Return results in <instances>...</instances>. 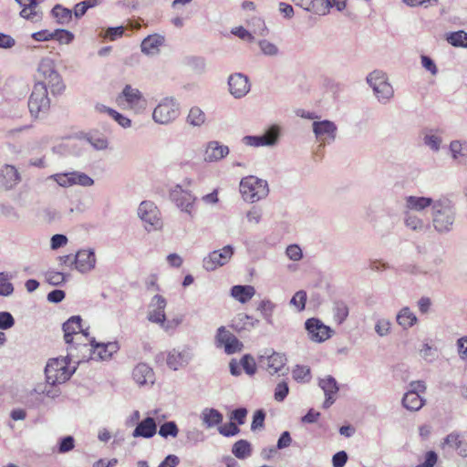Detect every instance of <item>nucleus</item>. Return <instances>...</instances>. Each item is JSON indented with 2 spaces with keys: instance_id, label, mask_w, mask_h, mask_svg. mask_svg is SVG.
I'll return each mask as SVG.
<instances>
[{
  "instance_id": "1",
  "label": "nucleus",
  "mask_w": 467,
  "mask_h": 467,
  "mask_svg": "<svg viewBox=\"0 0 467 467\" xmlns=\"http://www.w3.org/2000/svg\"><path fill=\"white\" fill-rule=\"evenodd\" d=\"M119 350V345L117 341L99 343L94 338L89 344H78V348H70L68 355L71 358H77L76 362L82 363L89 359L96 361H109L113 355Z\"/></svg>"
},
{
  "instance_id": "2",
  "label": "nucleus",
  "mask_w": 467,
  "mask_h": 467,
  "mask_svg": "<svg viewBox=\"0 0 467 467\" xmlns=\"http://www.w3.org/2000/svg\"><path fill=\"white\" fill-rule=\"evenodd\" d=\"M77 358H71L67 354L65 358L50 359L45 368L47 382L53 385L65 383L76 370Z\"/></svg>"
},
{
  "instance_id": "3",
  "label": "nucleus",
  "mask_w": 467,
  "mask_h": 467,
  "mask_svg": "<svg viewBox=\"0 0 467 467\" xmlns=\"http://www.w3.org/2000/svg\"><path fill=\"white\" fill-rule=\"evenodd\" d=\"M432 225L439 234H447L453 229L456 213L449 201L439 200L432 205Z\"/></svg>"
},
{
  "instance_id": "4",
  "label": "nucleus",
  "mask_w": 467,
  "mask_h": 467,
  "mask_svg": "<svg viewBox=\"0 0 467 467\" xmlns=\"http://www.w3.org/2000/svg\"><path fill=\"white\" fill-rule=\"evenodd\" d=\"M239 187L244 201L249 203L257 202L266 198L269 193L268 182L254 175L244 177Z\"/></svg>"
},
{
  "instance_id": "5",
  "label": "nucleus",
  "mask_w": 467,
  "mask_h": 467,
  "mask_svg": "<svg viewBox=\"0 0 467 467\" xmlns=\"http://www.w3.org/2000/svg\"><path fill=\"white\" fill-rule=\"evenodd\" d=\"M367 82L379 103L387 104L393 98V88L384 72L380 70L372 71L368 75Z\"/></svg>"
},
{
  "instance_id": "6",
  "label": "nucleus",
  "mask_w": 467,
  "mask_h": 467,
  "mask_svg": "<svg viewBox=\"0 0 467 467\" xmlns=\"http://www.w3.org/2000/svg\"><path fill=\"white\" fill-rule=\"evenodd\" d=\"M38 74L43 78V83L46 87L49 86L53 94L61 93L65 86L61 76L55 68L54 61L49 57L41 59L38 65Z\"/></svg>"
},
{
  "instance_id": "7",
  "label": "nucleus",
  "mask_w": 467,
  "mask_h": 467,
  "mask_svg": "<svg viewBox=\"0 0 467 467\" xmlns=\"http://www.w3.org/2000/svg\"><path fill=\"white\" fill-rule=\"evenodd\" d=\"M180 115V104L173 98H164L152 112L153 120L161 125L174 121Z\"/></svg>"
},
{
  "instance_id": "8",
  "label": "nucleus",
  "mask_w": 467,
  "mask_h": 467,
  "mask_svg": "<svg viewBox=\"0 0 467 467\" xmlns=\"http://www.w3.org/2000/svg\"><path fill=\"white\" fill-rule=\"evenodd\" d=\"M139 218L144 223L147 232L158 231L162 228L161 213L157 206L150 201H143L137 211Z\"/></svg>"
},
{
  "instance_id": "9",
  "label": "nucleus",
  "mask_w": 467,
  "mask_h": 467,
  "mask_svg": "<svg viewBox=\"0 0 467 467\" xmlns=\"http://www.w3.org/2000/svg\"><path fill=\"white\" fill-rule=\"evenodd\" d=\"M118 102L136 113H140L146 109L147 101L142 93L131 85H126L118 97Z\"/></svg>"
},
{
  "instance_id": "10",
  "label": "nucleus",
  "mask_w": 467,
  "mask_h": 467,
  "mask_svg": "<svg viewBox=\"0 0 467 467\" xmlns=\"http://www.w3.org/2000/svg\"><path fill=\"white\" fill-rule=\"evenodd\" d=\"M50 106L47 96V88L43 82H36L28 101L29 111L32 116L37 117L41 112L45 113Z\"/></svg>"
},
{
  "instance_id": "11",
  "label": "nucleus",
  "mask_w": 467,
  "mask_h": 467,
  "mask_svg": "<svg viewBox=\"0 0 467 467\" xmlns=\"http://www.w3.org/2000/svg\"><path fill=\"white\" fill-rule=\"evenodd\" d=\"M285 362V355L270 349H265L258 358L259 366L272 376L277 373L284 375Z\"/></svg>"
},
{
  "instance_id": "12",
  "label": "nucleus",
  "mask_w": 467,
  "mask_h": 467,
  "mask_svg": "<svg viewBox=\"0 0 467 467\" xmlns=\"http://www.w3.org/2000/svg\"><path fill=\"white\" fill-rule=\"evenodd\" d=\"M81 317L79 316H73L63 324L62 329L64 331L65 342L68 345L69 348H78V340L82 337H88V332L81 327Z\"/></svg>"
},
{
  "instance_id": "13",
  "label": "nucleus",
  "mask_w": 467,
  "mask_h": 467,
  "mask_svg": "<svg viewBox=\"0 0 467 467\" xmlns=\"http://www.w3.org/2000/svg\"><path fill=\"white\" fill-rule=\"evenodd\" d=\"M312 130L321 146L331 144L336 140L337 127L331 120H315L312 123Z\"/></svg>"
},
{
  "instance_id": "14",
  "label": "nucleus",
  "mask_w": 467,
  "mask_h": 467,
  "mask_svg": "<svg viewBox=\"0 0 467 467\" xmlns=\"http://www.w3.org/2000/svg\"><path fill=\"white\" fill-rule=\"evenodd\" d=\"M305 328L308 338L315 343H322L329 339L333 335L330 327L326 326L320 319L311 317L305 322Z\"/></svg>"
},
{
  "instance_id": "15",
  "label": "nucleus",
  "mask_w": 467,
  "mask_h": 467,
  "mask_svg": "<svg viewBox=\"0 0 467 467\" xmlns=\"http://www.w3.org/2000/svg\"><path fill=\"white\" fill-rule=\"evenodd\" d=\"M215 342L216 346L218 348H223L225 353L228 355L240 352L244 348V344L224 327H220L217 329Z\"/></svg>"
},
{
  "instance_id": "16",
  "label": "nucleus",
  "mask_w": 467,
  "mask_h": 467,
  "mask_svg": "<svg viewBox=\"0 0 467 467\" xmlns=\"http://www.w3.org/2000/svg\"><path fill=\"white\" fill-rule=\"evenodd\" d=\"M234 254V248L226 245L219 250L211 252L202 260V266L207 271H214L220 266L227 264Z\"/></svg>"
},
{
  "instance_id": "17",
  "label": "nucleus",
  "mask_w": 467,
  "mask_h": 467,
  "mask_svg": "<svg viewBox=\"0 0 467 467\" xmlns=\"http://www.w3.org/2000/svg\"><path fill=\"white\" fill-rule=\"evenodd\" d=\"M279 138V129L276 126L271 127L263 135H247L242 139V142L249 147H270L276 144Z\"/></svg>"
},
{
  "instance_id": "18",
  "label": "nucleus",
  "mask_w": 467,
  "mask_h": 467,
  "mask_svg": "<svg viewBox=\"0 0 467 467\" xmlns=\"http://www.w3.org/2000/svg\"><path fill=\"white\" fill-rule=\"evenodd\" d=\"M171 197L182 212L187 213L192 218L194 217L196 197L193 194L188 191L182 190V188L178 185L172 190Z\"/></svg>"
},
{
  "instance_id": "19",
  "label": "nucleus",
  "mask_w": 467,
  "mask_h": 467,
  "mask_svg": "<svg viewBox=\"0 0 467 467\" xmlns=\"http://www.w3.org/2000/svg\"><path fill=\"white\" fill-rule=\"evenodd\" d=\"M192 358V353L188 348H173L167 354V366L176 371L185 368Z\"/></svg>"
},
{
  "instance_id": "20",
  "label": "nucleus",
  "mask_w": 467,
  "mask_h": 467,
  "mask_svg": "<svg viewBox=\"0 0 467 467\" xmlns=\"http://www.w3.org/2000/svg\"><path fill=\"white\" fill-rule=\"evenodd\" d=\"M74 268L82 274L90 272L96 265V255L92 249L79 250L74 255Z\"/></svg>"
},
{
  "instance_id": "21",
  "label": "nucleus",
  "mask_w": 467,
  "mask_h": 467,
  "mask_svg": "<svg viewBox=\"0 0 467 467\" xmlns=\"http://www.w3.org/2000/svg\"><path fill=\"white\" fill-rule=\"evenodd\" d=\"M228 86L230 93L235 99L244 97L251 88L248 78L241 73L231 75L228 78Z\"/></svg>"
},
{
  "instance_id": "22",
  "label": "nucleus",
  "mask_w": 467,
  "mask_h": 467,
  "mask_svg": "<svg viewBox=\"0 0 467 467\" xmlns=\"http://www.w3.org/2000/svg\"><path fill=\"white\" fill-rule=\"evenodd\" d=\"M167 306L166 299L161 296L156 295L151 298L149 305L147 318L151 323H163L165 321V307Z\"/></svg>"
},
{
  "instance_id": "23",
  "label": "nucleus",
  "mask_w": 467,
  "mask_h": 467,
  "mask_svg": "<svg viewBox=\"0 0 467 467\" xmlns=\"http://www.w3.org/2000/svg\"><path fill=\"white\" fill-rule=\"evenodd\" d=\"M21 182V175L13 165L0 167V188L5 191L14 189Z\"/></svg>"
},
{
  "instance_id": "24",
  "label": "nucleus",
  "mask_w": 467,
  "mask_h": 467,
  "mask_svg": "<svg viewBox=\"0 0 467 467\" xmlns=\"http://www.w3.org/2000/svg\"><path fill=\"white\" fill-rule=\"evenodd\" d=\"M230 152L229 147L217 140L206 143L203 150V160L206 162H217L225 158Z\"/></svg>"
},
{
  "instance_id": "25",
  "label": "nucleus",
  "mask_w": 467,
  "mask_h": 467,
  "mask_svg": "<svg viewBox=\"0 0 467 467\" xmlns=\"http://www.w3.org/2000/svg\"><path fill=\"white\" fill-rule=\"evenodd\" d=\"M55 386L56 385L48 383L47 379L46 382L36 384L28 394V402H31L32 405H34L36 401H41L42 397H47L50 399L57 398L60 392L58 389L55 388Z\"/></svg>"
},
{
  "instance_id": "26",
  "label": "nucleus",
  "mask_w": 467,
  "mask_h": 467,
  "mask_svg": "<svg viewBox=\"0 0 467 467\" xmlns=\"http://www.w3.org/2000/svg\"><path fill=\"white\" fill-rule=\"evenodd\" d=\"M318 386L322 389L326 397L323 407L327 409L336 400V395L339 390L337 382L332 376L328 375L319 379Z\"/></svg>"
},
{
  "instance_id": "27",
  "label": "nucleus",
  "mask_w": 467,
  "mask_h": 467,
  "mask_svg": "<svg viewBox=\"0 0 467 467\" xmlns=\"http://www.w3.org/2000/svg\"><path fill=\"white\" fill-rule=\"evenodd\" d=\"M165 37L160 34L150 35L145 37L140 45L141 52L147 56H156L160 53V47L164 45Z\"/></svg>"
},
{
  "instance_id": "28",
  "label": "nucleus",
  "mask_w": 467,
  "mask_h": 467,
  "mask_svg": "<svg viewBox=\"0 0 467 467\" xmlns=\"http://www.w3.org/2000/svg\"><path fill=\"white\" fill-rule=\"evenodd\" d=\"M132 378L140 386L153 384L154 372L148 364L139 363L132 370Z\"/></svg>"
},
{
  "instance_id": "29",
  "label": "nucleus",
  "mask_w": 467,
  "mask_h": 467,
  "mask_svg": "<svg viewBox=\"0 0 467 467\" xmlns=\"http://www.w3.org/2000/svg\"><path fill=\"white\" fill-rule=\"evenodd\" d=\"M22 7L20 16L31 21H37L40 18V10L37 0H16Z\"/></svg>"
},
{
  "instance_id": "30",
  "label": "nucleus",
  "mask_w": 467,
  "mask_h": 467,
  "mask_svg": "<svg viewBox=\"0 0 467 467\" xmlns=\"http://www.w3.org/2000/svg\"><path fill=\"white\" fill-rule=\"evenodd\" d=\"M157 425L153 418L147 417L142 421L139 422L137 427L132 432L134 438H151L156 434Z\"/></svg>"
},
{
  "instance_id": "31",
  "label": "nucleus",
  "mask_w": 467,
  "mask_h": 467,
  "mask_svg": "<svg viewBox=\"0 0 467 467\" xmlns=\"http://www.w3.org/2000/svg\"><path fill=\"white\" fill-rule=\"evenodd\" d=\"M435 202L429 197L408 196L405 199L404 210L409 212H422L426 208L433 205Z\"/></svg>"
},
{
  "instance_id": "32",
  "label": "nucleus",
  "mask_w": 467,
  "mask_h": 467,
  "mask_svg": "<svg viewBox=\"0 0 467 467\" xmlns=\"http://www.w3.org/2000/svg\"><path fill=\"white\" fill-rule=\"evenodd\" d=\"M449 151L454 161L461 162L462 160H467V140H452L449 144Z\"/></svg>"
},
{
  "instance_id": "33",
  "label": "nucleus",
  "mask_w": 467,
  "mask_h": 467,
  "mask_svg": "<svg viewBox=\"0 0 467 467\" xmlns=\"http://www.w3.org/2000/svg\"><path fill=\"white\" fill-rule=\"evenodd\" d=\"M396 321L399 326L407 330L418 323V317L409 306H404L398 312Z\"/></svg>"
},
{
  "instance_id": "34",
  "label": "nucleus",
  "mask_w": 467,
  "mask_h": 467,
  "mask_svg": "<svg viewBox=\"0 0 467 467\" xmlns=\"http://www.w3.org/2000/svg\"><path fill=\"white\" fill-rule=\"evenodd\" d=\"M403 221L405 226L413 232L422 233L427 229V224L421 218L407 210L403 212Z\"/></svg>"
},
{
  "instance_id": "35",
  "label": "nucleus",
  "mask_w": 467,
  "mask_h": 467,
  "mask_svg": "<svg viewBox=\"0 0 467 467\" xmlns=\"http://www.w3.org/2000/svg\"><path fill=\"white\" fill-rule=\"evenodd\" d=\"M425 401V399L421 395L407 391L403 395L401 403L406 410L410 411H418L424 406Z\"/></svg>"
},
{
  "instance_id": "36",
  "label": "nucleus",
  "mask_w": 467,
  "mask_h": 467,
  "mask_svg": "<svg viewBox=\"0 0 467 467\" xmlns=\"http://www.w3.org/2000/svg\"><path fill=\"white\" fill-rule=\"evenodd\" d=\"M255 294V289L252 285H234L231 288V296L242 304H245L252 299Z\"/></svg>"
},
{
  "instance_id": "37",
  "label": "nucleus",
  "mask_w": 467,
  "mask_h": 467,
  "mask_svg": "<svg viewBox=\"0 0 467 467\" xmlns=\"http://www.w3.org/2000/svg\"><path fill=\"white\" fill-rule=\"evenodd\" d=\"M201 419L207 428H213L223 421V414L215 409L206 408L202 411Z\"/></svg>"
},
{
  "instance_id": "38",
  "label": "nucleus",
  "mask_w": 467,
  "mask_h": 467,
  "mask_svg": "<svg viewBox=\"0 0 467 467\" xmlns=\"http://www.w3.org/2000/svg\"><path fill=\"white\" fill-rule=\"evenodd\" d=\"M259 320L246 314H239L234 320V327L238 330H250L255 327Z\"/></svg>"
},
{
  "instance_id": "39",
  "label": "nucleus",
  "mask_w": 467,
  "mask_h": 467,
  "mask_svg": "<svg viewBox=\"0 0 467 467\" xmlns=\"http://www.w3.org/2000/svg\"><path fill=\"white\" fill-rule=\"evenodd\" d=\"M206 121V114L199 107L190 109L187 116V123L192 127H201Z\"/></svg>"
},
{
  "instance_id": "40",
  "label": "nucleus",
  "mask_w": 467,
  "mask_h": 467,
  "mask_svg": "<svg viewBox=\"0 0 467 467\" xmlns=\"http://www.w3.org/2000/svg\"><path fill=\"white\" fill-rule=\"evenodd\" d=\"M232 452L238 459H245L252 453L251 444L246 440H239L233 445Z\"/></svg>"
},
{
  "instance_id": "41",
  "label": "nucleus",
  "mask_w": 467,
  "mask_h": 467,
  "mask_svg": "<svg viewBox=\"0 0 467 467\" xmlns=\"http://www.w3.org/2000/svg\"><path fill=\"white\" fill-rule=\"evenodd\" d=\"M70 186L80 185L83 187H90L94 184V180L88 174L81 171L69 172Z\"/></svg>"
},
{
  "instance_id": "42",
  "label": "nucleus",
  "mask_w": 467,
  "mask_h": 467,
  "mask_svg": "<svg viewBox=\"0 0 467 467\" xmlns=\"http://www.w3.org/2000/svg\"><path fill=\"white\" fill-rule=\"evenodd\" d=\"M52 14L56 17L58 24L66 25L71 21L72 12L67 8H64L59 5H57L52 9Z\"/></svg>"
},
{
  "instance_id": "43",
  "label": "nucleus",
  "mask_w": 467,
  "mask_h": 467,
  "mask_svg": "<svg viewBox=\"0 0 467 467\" xmlns=\"http://www.w3.org/2000/svg\"><path fill=\"white\" fill-rule=\"evenodd\" d=\"M447 41L456 47H467V33L460 30L448 35Z\"/></svg>"
},
{
  "instance_id": "44",
  "label": "nucleus",
  "mask_w": 467,
  "mask_h": 467,
  "mask_svg": "<svg viewBox=\"0 0 467 467\" xmlns=\"http://www.w3.org/2000/svg\"><path fill=\"white\" fill-rule=\"evenodd\" d=\"M275 308V305L269 299L262 300L257 307V310L261 312L264 319L268 323H272L273 312Z\"/></svg>"
},
{
  "instance_id": "45",
  "label": "nucleus",
  "mask_w": 467,
  "mask_h": 467,
  "mask_svg": "<svg viewBox=\"0 0 467 467\" xmlns=\"http://www.w3.org/2000/svg\"><path fill=\"white\" fill-rule=\"evenodd\" d=\"M348 306L344 302H337L333 307L334 320L337 324H342L348 316Z\"/></svg>"
},
{
  "instance_id": "46",
  "label": "nucleus",
  "mask_w": 467,
  "mask_h": 467,
  "mask_svg": "<svg viewBox=\"0 0 467 467\" xmlns=\"http://www.w3.org/2000/svg\"><path fill=\"white\" fill-rule=\"evenodd\" d=\"M292 376L297 382H308L311 379L310 368L307 366L297 365L292 370Z\"/></svg>"
},
{
  "instance_id": "47",
  "label": "nucleus",
  "mask_w": 467,
  "mask_h": 467,
  "mask_svg": "<svg viewBox=\"0 0 467 467\" xmlns=\"http://www.w3.org/2000/svg\"><path fill=\"white\" fill-rule=\"evenodd\" d=\"M441 142V137L433 133H426L423 137L424 145L434 152H438L440 150Z\"/></svg>"
},
{
  "instance_id": "48",
  "label": "nucleus",
  "mask_w": 467,
  "mask_h": 467,
  "mask_svg": "<svg viewBox=\"0 0 467 467\" xmlns=\"http://www.w3.org/2000/svg\"><path fill=\"white\" fill-rule=\"evenodd\" d=\"M261 52L267 57H277L279 55L278 47L267 39H263L258 42Z\"/></svg>"
},
{
  "instance_id": "49",
  "label": "nucleus",
  "mask_w": 467,
  "mask_h": 467,
  "mask_svg": "<svg viewBox=\"0 0 467 467\" xmlns=\"http://www.w3.org/2000/svg\"><path fill=\"white\" fill-rule=\"evenodd\" d=\"M178 433L179 429L174 421H167L163 423L159 430V435L163 438H167L169 436L175 438Z\"/></svg>"
},
{
  "instance_id": "50",
  "label": "nucleus",
  "mask_w": 467,
  "mask_h": 467,
  "mask_svg": "<svg viewBox=\"0 0 467 467\" xmlns=\"http://www.w3.org/2000/svg\"><path fill=\"white\" fill-rule=\"evenodd\" d=\"M306 291L299 290L291 298L290 305L294 306L300 312L306 307Z\"/></svg>"
},
{
  "instance_id": "51",
  "label": "nucleus",
  "mask_w": 467,
  "mask_h": 467,
  "mask_svg": "<svg viewBox=\"0 0 467 467\" xmlns=\"http://www.w3.org/2000/svg\"><path fill=\"white\" fill-rule=\"evenodd\" d=\"M14 292V286L9 282V276L5 273H0V296H8Z\"/></svg>"
},
{
  "instance_id": "52",
  "label": "nucleus",
  "mask_w": 467,
  "mask_h": 467,
  "mask_svg": "<svg viewBox=\"0 0 467 467\" xmlns=\"http://www.w3.org/2000/svg\"><path fill=\"white\" fill-rule=\"evenodd\" d=\"M53 39L57 40L60 44L67 45L74 39V35L65 29H56L53 31Z\"/></svg>"
},
{
  "instance_id": "53",
  "label": "nucleus",
  "mask_w": 467,
  "mask_h": 467,
  "mask_svg": "<svg viewBox=\"0 0 467 467\" xmlns=\"http://www.w3.org/2000/svg\"><path fill=\"white\" fill-rule=\"evenodd\" d=\"M89 144L98 150H102L108 148L109 142L106 137L102 135H90L88 138Z\"/></svg>"
},
{
  "instance_id": "54",
  "label": "nucleus",
  "mask_w": 467,
  "mask_h": 467,
  "mask_svg": "<svg viewBox=\"0 0 467 467\" xmlns=\"http://www.w3.org/2000/svg\"><path fill=\"white\" fill-rule=\"evenodd\" d=\"M391 322L389 319H379L375 325V331L379 337H386L389 334Z\"/></svg>"
},
{
  "instance_id": "55",
  "label": "nucleus",
  "mask_w": 467,
  "mask_h": 467,
  "mask_svg": "<svg viewBox=\"0 0 467 467\" xmlns=\"http://www.w3.org/2000/svg\"><path fill=\"white\" fill-rule=\"evenodd\" d=\"M241 365L248 375H254L256 371V364L254 358L249 355H244L241 359Z\"/></svg>"
},
{
  "instance_id": "56",
  "label": "nucleus",
  "mask_w": 467,
  "mask_h": 467,
  "mask_svg": "<svg viewBox=\"0 0 467 467\" xmlns=\"http://www.w3.org/2000/svg\"><path fill=\"white\" fill-rule=\"evenodd\" d=\"M262 211L259 207L253 206L246 212L245 217L250 224H258L262 220Z\"/></svg>"
},
{
  "instance_id": "57",
  "label": "nucleus",
  "mask_w": 467,
  "mask_h": 467,
  "mask_svg": "<svg viewBox=\"0 0 467 467\" xmlns=\"http://www.w3.org/2000/svg\"><path fill=\"white\" fill-rule=\"evenodd\" d=\"M46 279L52 285H59L65 282L66 276L62 272L51 270L47 272Z\"/></svg>"
},
{
  "instance_id": "58",
  "label": "nucleus",
  "mask_w": 467,
  "mask_h": 467,
  "mask_svg": "<svg viewBox=\"0 0 467 467\" xmlns=\"http://www.w3.org/2000/svg\"><path fill=\"white\" fill-rule=\"evenodd\" d=\"M1 214L11 219V220H19L20 215L17 210L11 204L2 203L0 205Z\"/></svg>"
},
{
  "instance_id": "59",
  "label": "nucleus",
  "mask_w": 467,
  "mask_h": 467,
  "mask_svg": "<svg viewBox=\"0 0 467 467\" xmlns=\"http://www.w3.org/2000/svg\"><path fill=\"white\" fill-rule=\"evenodd\" d=\"M286 256L292 261H299L303 257V252L299 245L290 244L285 249Z\"/></svg>"
},
{
  "instance_id": "60",
  "label": "nucleus",
  "mask_w": 467,
  "mask_h": 467,
  "mask_svg": "<svg viewBox=\"0 0 467 467\" xmlns=\"http://www.w3.org/2000/svg\"><path fill=\"white\" fill-rule=\"evenodd\" d=\"M289 392V388L286 382L282 381L278 383L275 389V400L278 402L283 401Z\"/></svg>"
},
{
  "instance_id": "61",
  "label": "nucleus",
  "mask_w": 467,
  "mask_h": 467,
  "mask_svg": "<svg viewBox=\"0 0 467 467\" xmlns=\"http://www.w3.org/2000/svg\"><path fill=\"white\" fill-rule=\"evenodd\" d=\"M218 431H219L220 434H222L225 437L234 436L240 432V429L234 422H230L228 424L220 426Z\"/></svg>"
},
{
  "instance_id": "62",
  "label": "nucleus",
  "mask_w": 467,
  "mask_h": 467,
  "mask_svg": "<svg viewBox=\"0 0 467 467\" xmlns=\"http://www.w3.org/2000/svg\"><path fill=\"white\" fill-rule=\"evenodd\" d=\"M15 325L13 316L6 311L0 312V329L5 330L11 328Z\"/></svg>"
},
{
  "instance_id": "63",
  "label": "nucleus",
  "mask_w": 467,
  "mask_h": 467,
  "mask_svg": "<svg viewBox=\"0 0 467 467\" xmlns=\"http://www.w3.org/2000/svg\"><path fill=\"white\" fill-rule=\"evenodd\" d=\"M68 242V239L66 235L57 234H54L50 239V247L52 250H57L60 247L65 246Z\"/></svg>"
},
{
  "instance_id": "64",
  "label": "nucleus",
  "mask_w": 467,
  "mask_h": 467,
  "mask_svg": "<svg viewBox=\"0 0 467 467\" xmlns=\"http://www.w3.org/2000/svg\"><path fill=\"white\" fill-rule=\"evenodd\" d=\"M438 461V455L435 451H430L425 454V461L417 467H434Z\"/></svg>"
}]
</instances>
